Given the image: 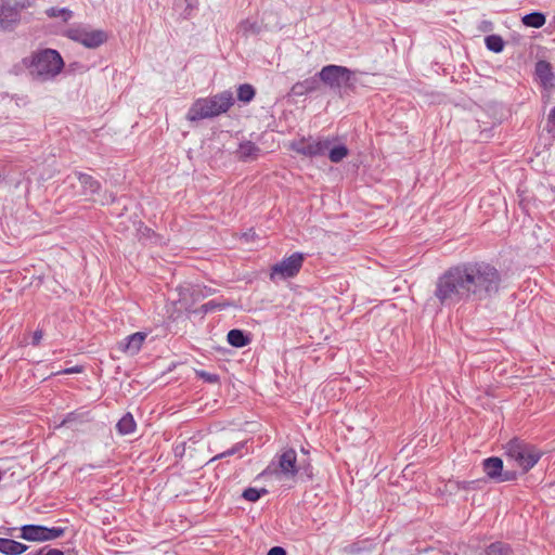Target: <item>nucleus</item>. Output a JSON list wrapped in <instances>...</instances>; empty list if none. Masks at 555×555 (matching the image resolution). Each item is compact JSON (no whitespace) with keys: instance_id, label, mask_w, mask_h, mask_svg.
Returning a JSON list of instances; mask_svg holds the SVG:
<instances>
[{"instance_id":"nucleus-1","label":"nucleus","mask_w":555,"mask_h":555,"mask_svg":"<svg viewBox=\"0 0 555 555\" xmlns=\"http://www.w3.org/2000/svg\"><path fill=\"white\" fill-rule=\"evenodd\" d=\"M501 275L486 262H467L446 271L437 281L435 296L444 304L461 300H485L500 288Z\"/></svg>"},{"instance_id":"nucleus-2","label":"nucleus","mask_w":555,"mask_h":555,"mask_svg":"<svg viewBox=\"0 0 555 555\" xmlns=\"http://www.w3.org/2000/svg\"><path fill=\"white\" fill-rule=\"evenodd\" d=\"M268 476L278 482L306 483L311 480L312 467L306 460H298L294 449H285L260 474V477Z\"/></svg>"},{"instance_id":"nucleus-3","label":"nucleus","mask_w":555,"mask_h":555,"mask_svg":"<svg viewBox=\"0 0 555 555\" xmlns=\"http://www.w3.org/2000/svg\"><path fill=\"white\" fill-rule=\"evenodd\" d=\"M503 449L506 466L517 476L525 475L543 455L539 448L520 439L509 440Z\"/></svg>"},{"instance_id":"nucleus-4","label":"nucleus","mask_w":555,"mask_h":555,"mask_svg":"<svg viewBox=\"0 0 555 555\" xmlns=\"http://www.w3.org/2000/svg\"><path fill=\"white\" fill-rule=\"evenodd\" d=\"M233 103V94L229 90L214 96L197 99L189 108L186 119L196 121L219 116L227 113Z\"/></svg>"},{"instance_id":"nucleus-5","label":"nucleus","mask_w":555,"mask_h":555,"mask_svg":"<svg viewBox=\"0 0 555 555\" xmlns=\"http://www.w3.org/2000/svg\"><path fill=\"white\" fill-rule=\"evenodd\" d=\"M64 66L60 53L55 50L47 49L34 55L30 73L38 79L46 81L59 75Z\"/></svg>"},{"instance_id":"nucleus-6","label":"nucleus","mask_w":555,"mask_h":555,"mask_svg":"<svg viewBox=\"0 0 555 555\" xmlns=\"http://www.w3.org/2000/svg\"><path fill=\"white\" fill-rule=\"evenodd\" d=\"M334 138H301L291 143V149L308 157L323 156L334 143Z\"/></svg>"},{"instance_id":"nucleus-7","label":"nucleus","mask_w":555,"mask_h":555,"mask_svg":"<svg viewBox=\"0 0 555 555\" xmlns=\"http://www.w3.org/2000/svg\"><path fill=\"white\" fill-rule=\"evenodd\" d=\"M67 37L82 46L94 49L107 40L105 31L88 27H74L67 30Z\"/></svg>"},{"instance_id":"nucleus-8","label":"nucleus","mask_w":555,"mask_h":555,"mask_svg":"<svg viewBox=\"0 0 555 555\" xmlns=\"http://www.w3.org/2000/svg\"><path fill=\"white\" fill-rule=\"evenodd\" d=\"M320 79L331 89H340L351 79V70L339 65H326L319 73Z\"/></svg>"},{"instance_id":"nucleus-9","label":"nucleus","mask_w":555,"mask_h":555,"mask_svg":"<svg viewBox=\"0 0 555 555\" xmlns=\"http://www.w3.org/2000/svg\"><path fill=\"white\" fill-rule=\"evenodd\" d=\"M302 262V254L294 253L272 267L270 273L271 280H275L276 278L285 280L295 276L301 269Z\"/></svg>"},{"instance_id":"nucleus-10","label":"nucleus","mask_w":555,"mask_h":555,"mask_svg":"<svg viewBox=\"0 0 555 555\" xmlns=\"http://www.w3.org/2000/svg\"><path fill=\"white\" fill-rule=\"evenodd\" d=\"M483 470L492 479L498 482L511 481L517 479V472L511 470L502 459L493 456L483 461Z\"/></svg>"},{"instance_id":"nucleus-11","label":"nucleus","mask_w":555,"mask_h":555,"mask_svg":"<svg viewBox=\"0 0 555 555\" xmlns=\"http://www.w3.org/2000/svg\"><path fill=\"white\" fill-rule=\"evenodd\" d=\"M146 338V334L143 332H137L129 335L125 341L119 344V349L130 356L137 354Z\"/></svg>"},{"instance_id":"nucleus-12","label":"nucleus","mask_w":555,"mask_h":555,"mask_svg":"<svg viewBox=\"0 0 555 555\" xmlns=\"http://www.w3.org/2000/svg\"><path fill=\"white\" fill-rule=\"evenodd\" d=\"M236 154L241 160L250 162L260 156L261 150L254 142L244 141L240 144Z\"/></svg>"},{"instance_id":"nucleus-13","label":"nucleus","mask_w":555,"mask_h":555,"mask_svg":"<svg viewBox=\"0 0 555 555\" xmlns=\"http://www.w3.org/2000/svg\"><path fill=\"white\" fill-rule=\"evenodd\" d=\"M44 526L24 525L21 528V538L27 541L44 542Z\"/></svg>"},{"instance_id":"nucleus-14","label":"nucleus","mask_w":555,"mask_h":555,"mask_svg":"<svg viewBox=\"0 0 555 555\" xmlns=\"http://www.w3.org/2000/svg\"><path fill=\"white\" fill-rule=\"evenodd\" d=\"M28 546L8 538H0V553L4 555H20L23 554Z\"/></svg>"},{"instance_id":"nucleus-15","label":"nucleus","mask_w":555,"mask_h":555,"mask_svg":"<svg viewBox=\"0 0 555 555\" xmlns=\"http://www.w3.org/2000/svg\"><path fill=\"white\" fill-rule=\"evenodd\" d=\"M78 180L86 196H93L94 194L98 193L100 189V183L93 177L87 173H79Z\"/></svg>"},{"instance_id":"nucleus-16","label":"nucleus","mask_w":555,"mask_h":555,"mask_svg":"<svg viewBox=\"0 0 555 555\" xmlns=\"http://www.w3.org/2000/svg\"><path fill=\"white\" fill-rule=\"evenodd\" d=\"M250 339L247 335L241 330H231L228 333V343L236 348H242L248 345Z\"/></svg>"},{"instance_id":"nucleus-17","label":"nucleus","mask_w":555,"mask_h":555,"mask_svg":"<svg viewBox=\"0 0 555 555\" xmlns=\"http://www.w3.org/2000/svg\"><path fill=\"white\" fill-rule=\"evenodd\" d=\"M521 22L527 27L541 28L545 24L546 18L544 16V14H542L540 12H532V13L526 14L521 18Z\"/></svg>"},{"instance_id":"nucleus-18","label":"nucleus","mask_w":555,"mask_h":555,"mask_svg":"<svg viewBox=\"0 0 555 555\" xmlns=\"http://www.w3.org/2000/svg\"><path fill=\"white\" fill-rule=\"evenodd\" d=\"M551 64L546 61H539L535 64V74L541 79L543 85H547L552 80Z\"/></svg>"},{"instance_id":"nucleus-19","label":"nucleus","mask_w":555,"mask_h":555,"mask_svg":"<svg viewBox=\"0 0 555 555\" xmlns=\"http://www.w3.org/2000/svg\"><path fill=\"white\" fill-rule=\"evenodd\" d=\"M121 435L132 434L135 429V422L130 413L124 415L116 425Z\"/></svg>"},{"instance_id":"nucleus-20","label":"nucleus","mask_w":555,"mask_h":555,"mask_svg":"<svg viewBox=\"0 0 555 555\" xmlns=\"http://www.w3.org/2000/svg\"><path fill=\"white\" fill-rule=\"evenodd\" d=\"M326 153H328V158L332 163H339L348 155L349 151L344 144H332Z\"/></svg>"},{"instance_id":"nucleus-21","label":"nucleus","mask_w":555,"mask_h":555,"mask_svg":"<svg viewBox=\"0 0 555 555\" xmlns=\"http://www.w3.org/2000/svg\"><path fill=\"white\" fill-rule=\"evenodd\" d=\"M16 13L11 9H0V28L1 29H10L13 24L16 22Z\"/></svg>"},{"instance_id":"nucleus-22","label":"nucleus","mask_w":555,"mask_h":555,"mask_svg":"<svg viewBox=\"0 0 555 555\" xmlns=\"http://www.w3.org/2000/svg\"><path fill=\"white\" fill-rule=\"evenodd\" d=\"M486 47L495 53H500L504 49V41L501 36L490 35L485 38Z\"/></svg>"},{"instance_id":"nucleus-23","label":"nucleus","mask_w":555,"mask_h":555,"mask_svg":"<svg viewBox=\"0 0 555 555\" xmlns=\"http://www.w3.org/2000/svg\"><path fill=\"white\" fill-rule=\"evenodd\" d=\"M255 96V89L249 83H244L237 88V99L244 103H249Z\"/></svg>"},{"instance_id":"nucleus-24","label":"nucleus","mask_w":555,"mask_h":555,"mask_svg":"<svg viewBox=\"0 0 555 555\" xmlns=\"http://www.w3.org/2000/svg\"><path fill=\"white\" fill-rule=\"evenodd\" d=\"M299 88H305L308 92H312L318 88V80L315 78H309L302 82H297L292 88L293 93L296 95H302L304 91H298Z\"/></svg>"},{"instance_id":"nucleus-25","label":"nucleus","mask_w":555,"mask_h":555,"mask_svg":"<svg viewBox=\"0 0 555 555\" xmlns=\"http://www.w3.org/2000/svg\"><path fill=\"white\" fill-rule=\"evenodd\" d=\"M486 555H511V548L505 543L495 542L487 547Z\"/></svg>"},{"instance_id":"nucleus-26","label":"nucleus","mask_w":555,"mask_h":555,"mask_svg":"<svg viewBox=\"0 0 555 555\" xmlns=\"http://www.w3.org/2000/svg\"><path fill=\"white\" fill-rule=\"evenodd\" d=\"M267 493L268 490L266 488H245V490L242 493V496L247 501L256 502Z\"/></svg>"},{"instance_id":"nucleus-27","label":"nucleus","mask_w":555,"mask_h":555,"mask_svg":"<svg viewBox=\"0 0 555 555\" xmlns=\"http://www.w3.org/2000/svg\"><path fill=\"white\" fill-rule=\"evenodd\" d=\"M240 29L245 34H258L259 33V25L255 21L245 20L240 24Z\"/></svg>"},{"instance_id":"nucleus-28","label":"nucleus","mask_w":555,"mask_h":555,"mask_svg":"<svg viewBox=\"0 0 555 555\" xmlns=\"http://www.w3.org/2000/svg\"><path fill=\"white\" fill-rule=\"evenodd\" d=\"M44 541H51L62 537L65 533V528L61 527H46L44 526Z\"/></svg>"},{"instance_id":"nucleus-29","label":"nucleus","mask_w":555,"mask_h":555,"mask_svg":"<svg viewBox=\"0 0 555 555\" xmlns=\"http://www.w3.org/2000/svg\"><path fill=\"white\" fill-rule=\"evenodd\" d=\"M244 447V443L240 442V443H236L235 446H233L232 448H230L229 450L216 455L214 459H211L210 461H214V460H217V459H223V457H227V456H231V455H234L236 454L237 452L241 451V449Z\"/></svg>"},{"instance_id":"nucleus-30","label":"nucleus","mask_w":555,"mask_h":555,"mask_svg":"<svg viewBox=\"0 0 555 555\" xmlns=\"http://www.w3.org/2000/svg\"><path fill=\"white\" fill-rule=\"evenodd\" d=\"M196 374L202 379H204L205 382H208L210 384H215V383L218 382V376L216 374H211V373H208V372H205V371H197Z\"/></svg>"},{"instance_id":"nucleus-31","label":"nucleus","mask_w":555,"mask_h":555,"mask_svg":"<svg viewBox=\"0 0 555 555\" xmlns=\"http://www.w3.org/2000/svg\"><path fill=\"white\" fill-rule=\"evenodd\" d=\"M267 555H286V551L281 546H274L269 550Z\"/></svg>"},{"instance_id":"nucleus-32","label":"nucleus","mask_w":555,"mask_h":555,"mask_svg":"<svg viewBox=\"0 0 555 555\" xmlns=\"http://www.w3.org/2000/svg\"><path fill=\"white\" fill-rule=\"evenodd\" d=\"M81 372V369L78 367V366H73V367H69V369H66L64 370V374H74V373H79Z\"/></svg>"},{"instance_id":"nucleus-33","label":"nucleus","mask_w":555,"mask_h":555,"mask_svg":"<svg viewBox=\"0 0 555 555\" xmlns=\"http://www.w3.org/2000/svg\"><path fill=\"white\" fill-rule=\"evenodd\" d=\"M42 338V333L40 331H36L34 334V344H38Z\"/></svg>"},{"instance_id":"nucleus-34","label":"nucleus","mask_w":555,"mask_h":555,"mask_svg":"<svg viewBox=\"0 0 555 555\" xmlns=\"http://www.w3.org/2000/svg\"><path fill=\"white\" fill-rule=\"evenodd\" d=\"M46 555H64V553L56 548H50Z\"/></svg>"},{"instance_id":"nucleus-35","label":"nucleus","mask_w":555,"mask_h":555,"mask_svg":"<svg viewBox=\"0 0 555 555\" xmlns=\"http://www.w3.org/2000/svg\"><path fill=\"white\" fill-rule=\"evenodd\" d=\"M550 119L555 120V107L551 111Z\"/></svg>"},{"instance_id":"nucleus-36","label":"nucleus","mask_w":555,"mask_h":555,"mask_svg":"<svg viewBox=\"0 0 555 555\" xmlns=\"http://www.w3.org/2000/svg\"><path fill=\"white\" fill-rule=\"evenodd\" d=\"M408 473H409V467L404 468L403 476H406Z\"/></svg>"},{"instance_id":"nucleus-37","label":"nucleus","mask_w":555,"mask_h":555,"mask_svg":"<svg viewBox=\"0 0 555 555\" xmlns=\"http://www.w3.org/2000/svg\"><path fill=\"white\" fill-rule=\"evenodd\" d=\"M298 91H304V94L308 93V91L305 88H299Z\"/></svg>"},{"instance_id":"nucleus-38","label":"nucleus","mask_w":555,"mask_h":555,"mask_svg":"<svg viewBox=\"0 0 555 555\" xmlns=\"http://www.w3.org/2000/svg\"><path fill=\"white\" fill-rule=\"evenodd\" d=\"M211 302H208V304H205L204 307L206 308V310L210 307Z\"/></svg>"},{"instance_id":"nucleus-39","label":"nucleus","mask_w":555,"mask_h":555,"mask_svg":"<svg viewBox=\"0 0 555 555\" xmlns=\"http://www.w3.org/2000/svg\"><path fill=\"white\" fill-rule=\"evenodd\" d=\"M36 555H42V550L39 551Z\"/></svg>"}]
</instances>
